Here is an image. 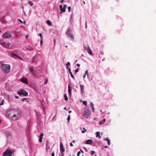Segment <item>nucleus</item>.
<instances>
[{
    "mask_svg": "<svg viewBox=\"0 0 156 156\" xmlns=\"http://www.w3.org/2000/svg\"><path fill=\"white\" fill-rule=\"evenodd\" d=\"M6 115L8 117L11 118L13 120L18 119L21 116L20 112L17 110L14 109L8 110L6 112Z\"/></svg>",
    "mask_w": 156,
    "mask_h": 156,
    "instance_id": "obj_1",
    "label": "nucleus"
},
{
    "mask_svg": "<svg viewBox=\"0 0 156 156\" xmlns=\"http://www.w3.org/2000/svg\"><path fill=\"white\" fill-rule=\"evenodd\" d=\"M3 69L5 72L8 73L10 70V66L7 64H2V65Z\"/></svg>",
    "mask_w": 156,
    "mask_h": 156,
    "instance_id": "obj_2",
    "label": "nucleus"
},
{
    "mask_svg": "<svg viewBox=\"0 0 156 156\" xmlns=\"http://www.w3.org/2000/svg\"><path fill=\"white\" fill-rule=\"evenodd\" d=\"M66 34L67 35L68 37L71 40H74L73 35L70 34V30L69 29H68L67 30Z\"/></svg>",
    "mask_w": 156,
    "mask_h": 156,
    "instance_id": "obj_3",
    "label": "nucleus"
},
{
    "mask_svg": "<svg viewBox=\"0 0 156 156\" xmlns=\"http://www.w3.org/2000/svg\"><path fill=\"white\" fill-rule=\"evenodd\" d=\"M90 111L87 108H86L85 110V112L83 114V116L84 118H87L90 115Z\"/></svg>",
    "mask_w": 156,
    "mask_h": 156,
    "instance_id": "obj_4",
    "label": "nucleus"
},
{
    "mask_svg": "<svg viewBox=\"0 0 156 156\" xmlns=\"http://www.w3.org/2000/svg\"><path fill=\"white\" fill-rule=\"evenodd\" d=\"M13 151L11 150H7L3 153V156H12Z\"/></svg>",
    "mask_w": 156,
    "mask_h": 156,
    "instance_id": "obj_5",
    "label": "nucleus"
},
{
    "mask_svg": "<svg viewBox=\"0 0 156 156\" xmlns=\"http://www.w3.org/2000/svg\"><path fill=\"white\" fill-rule=\"evenodd\" d=\"M19 94L23 95L24 96H27L28 95V93L25 90L21 89L18 92Z\"/></svg>",
    "mask_w": 156,
    "mask_h": 156,
    "instance_id": "obj_6",
    "label": "nucleus"
},
{
    "mask_svg": "<svg viewBox=\"0 0 156 156\" xmlns=\"http://www.w3.org/2000/svg\"><path fill=\"white\" fill-rule=\"evenodd\" d=\"M11 37V34L8 32H5L3 35V37L5 38H9Z\"/></svg>",
    "mask_w": 156,
    "mask_h": 156,
    "instance_id": "obj_7",
    "label": "nucleus"
},
{
    "mask_svg": "<svg viewBox=\"0 0 156 156\" xmlns=\"http://www.w3.org/2000/svg\"><path fill=\"white\" fill-rule=\"evenodd\" d=\"M29 70L30 72L31 73L33 76L36 75V71L34 70L33 68L32 67H29Z\"/></svg>",
    "mask_w": 156,
    "mask_h": 156,
    "instance_id": "obj_8",
    "label": "nucleus"
},
{
    "mask_svg": "<svg viewBox=\"0 0 156 156\" xmlns=\"http://www.w3.org/2000/svg\"><path fill=\"white\" fill-rule=\"evenodd\" d=\"M72 86L71 85V83L70 82L68 85V92L70 96L71 95V93L72 90Z\"/></svg>",
    "mask_w": 156,
    "mask_h": 156,
    "instance_id": "obj_9",
    "label": "nucleus"
},
{
    "mask_svg": "<svg viewBox=\"0 0 156 156\" xmlns=\"http://www.w3.org/2000/svg\"><path fill=\"white\" fill-rule=\"evenodd\" d=\"M60 151L61 153L64 151L65 148L62 142H60Z\"/></svg>",
    "mask_w": 156,
    "mask_h": 156,
    "instance_id": "obj_10",
    "label": "nucleus"
},
{
    "mask_svg": "<svg viewBox=\"0 0 156 156\" xmlns=\"http://www.w3.org/2000/svg\"><path fill=\"white\" fill-rule=\"evenodd\" d=\"M11 56L12 57L16 59L20 58L22 59L21 58L20 56L15 54H12Z\"/></svg>",
    "mask_w": 156,
    "mask_h": 156,
    "instance_id": "obj_11",
    "label": "nucleus"
},
{
    "mask_svg": "<svg viewBox=\"0 0 156 156\" xmlns=\"http://www.w3.org/2000/svg\"><path fill=\"white\" fill-rule=\"evenodd\" d=\"M20 81L23 83H27V79L25 77H23L20 79Z\"/></svg>",
    "mask_w": 156,
    "mask_h": 156,
    "instance_id": "obj_12",
    "label": "nucleus"
},
{
    "mask_svg": "<svg viewBox=\"0 0 156 156\" xmlns=\"http://www.w3.org/2000/svg\"><path fill=\"white\" fill-rule=\"evenodd\" d=\"M10 44L9 42H4L3 44V47L7 48L9 47V46L10 45Z\"/></svg>",
    "mask_w": 156,
    "mask_h": 156,
    "instance_id": "obj_13",
    "label": "nucleus"
},
{
    "mask_svg": "<svg viewBox=\"0 0 156 156\" xmlns=\"http://www.w3.org/2000/svg\"><path fill=\"white\" fill-rule=\"evenodd\" d=\"M93 142V141L92 140L89 139L86 141L85 144H91Z\"/></svg>",
    "mask_w": 156,
    "mask_h": 156,
    "instance_id": "obj_14",
    "label": "nucleus"
},
{
    "mask_svg": "<svg viewBox=\"0 0 156 156\" xmlns=\"http://www.w3.org/2000/svg\"><path fill=\"white\" fill-rule=\"evenodd\" d=\"M44 136V134L43 133H41L40 135V138L39 139V142L40 143H41L42 142V139L43 138V136Z\"/></svg>",
    "mask_w": 156,
    "mask_h": 156,
    "instance_id": "obj_15",
    "label": "nucleus"
},
{
    "mask_svg": "<svg viewBox=\"0 0 156 156\" xmlns=\"http://www.w3.org/2000/svg\"><path fill=\"white\" fill-rule=\"evenodd\" d=\"M59 7L60 9L62 11V12H65L66 9L64 8L63 7H62V5H60Z\"/></svg>",
    "mask_w": 156,
    "mask_h": 156,
    "instance_id": "obj_16",
    "label": "nucleus"
},
{
    "mask_svg": "<svg viewBox=\"0 0 156 156\" xmlns=\"http://www.w3.org/2000/svg\"><path fill=\"white\" fill-rule=\"evenodd\" d=\"M87 51L89 54H90L91 55H92V52L89 46H88V47Z\"/></svg>",
    "mask_w": 156,
    "mask_h": 156,
    "instance_id": "obj_17",
    "label": "nucleus"
},
{
    "mask_svg": "<svg viewBox=\"0 0 156 156\" xmlns=\"http://www.w3.org/2000/svg\"><path fill=\"white\" fill-rule=\"evenodd\" d=\"M96 137H98L99 139L101 138V136H100V132H97L96 133Z\"/></svg>",
    "mask_w": 156,
    "mask_h": 156,
    "instance_id": "obj_18",
    "label": "nucleus"
},
{
    "mask_svg": "<svg viewBox=\"0 0 156 156\" xmlns=\"http://www.w3.org/2000/svg\"><path fill=\"white\" fill-rule=\"evenodd\" d=\"M80 87L82 92H83L84 91V86L82 84H80Z\"/></svg>",
    "mask_w": 156,
    "mask_h": 156,
    "instance_id": "obj_19",
    "label": "nucleus"
},
{
    "mask_svg": "<svg viewBox=\"0 0 156 156\" xmlns=\"http://www.w3.org/2000/svg\"><path fill=\"white\" fill-rule=\"evenodd\" d=\"M104 140H105L107 142L108 144V145H110V140L108 138H105Z\"/></svg>",
    "mask_w": 156,
    "mask_h": 156,
    "instance_id": "obj_20",
    "label": "nucleus"
},
{
    "mask_svg": "<svg viewBox=\"0 0 156 156\" xmlns=\"http://www.w3.org/2000/svg\"><path fill=\"white\" fill-rule=\"evenodd\" d=\"M73 15H72V14L70 17L69 22L71 24H72L73 22Z\"/></svg>",
    "mask_w": 156,
    "mask_h": 156,
    "instance_id": "obj_21",
    "label": "nucleus"
},
{
    "mask_svg": "<svg viewBox=\"0 0 156 156\" xmlns=\"http://www.w3.org/2000/svg\"><path fill=\"white\" fill-rule=\"evenodd\" d=\"M69 72L70 74V75H71V77L74 79V77L73 76V74H72V72H71V69H69Z\"/></svg>",
    "mask_w": 156,
    "mask_h": 156,
    "instance_id": "obj_22",
    "label": "nucleus"
},
{
    "mask_svg": "<svg viewBox=\"0 0 156 156\" xmlns=\"http://www.w3.org/2000/svg\"><path fill=\"white\" fill-rule=\"evenodd\" d=\"M5 98L7 100H9L10 98V97L9 95L5 94L4 95Z\"/></svg>",
    "mask_w": 156,
    "mask_h": 156,
    "instance_id": "obj_23",
    "label": "nucleus"
},
{
    "mask_svg": "<svg viewBox=\"0 0 156 156\" xmlns=\"http://www.w3.org/2000/svg\"><path fill=\"white\" fill-rule=\"evenodd\" d=\"M46 23H47V24L49 26H51L52 25V24L51 23L49 20H47L46 21Z\"/></svg>",
    "mask_w": 156,
    "mask_h": 156,
    "instance_id": "obj_24",
    "label": "nucleus"
},
{
    "mask_svg": "<svg viewBox=\"0 0 156 156\" xmlns=\"http://www.w3.org/2000/svg\"><path fill=\"white\" fill-rule=\"evenodd\" d=\"M90 105L91 106V108L92 110L93 111H94V105L92 102H90Z\"/></svg>",
    "mask_w": 156,
    "mask_h": 156,
    "instance_id": "obj_25",
    "label": "nucleus"
},
{
    "mask_svg": "<svg viewBox=\"0 0 156 156\" xmlns=\"http://www.w3.org/2000/svg\"><path fill=\"white\" fill-rule=\"evenodd\" d=\"M105 119H104L102 121L100 122L99 124L100 125L103 124L105 122Z\"/></svg>",
    "mask_w": 156,
    "mask_h": 156,
    "instance_id": "obj_26",
    "label": "nucleus"
},
{
    "mask_svg": "<svg viewBox=\"0 0 156 156\" xmlns=\"http://www.w3.org/2000/svg\"><path fill=\"white\" fill-rule=\"evenodd\" d=\"M0 21L2 23H4L5 22L4 17H2Z\"/></svg>",
    "mask_w": 156,
    "mask_h": 156,
    "instance_id": "obj_27",
    "label": "nucleus"
},
{
    "mask_svg": "<svg viewBox=\"0 0 156 156\" xmlns=\"http://www.w3.org/2000/svg\"><path fill=\"white\" fill-rule=\"evenodd\" d=\"M64 99L66 101H67L68 100V98L66 94L64 95Z\"/></svg>",
    "mask_w": 156,
    "mask_h": 156,
    "instance_id": "obj_28",
    "label": "nucleus"
},
{
    "mask_svg": "<svg viewBox=\"0 0 156 156\" xmlns=\"http://www.w3.org/2000/svg\"><path fill=\"white\" fill-rule=\"evenodd\" d=\"M83 130L82 131V133H83L86 131V130L85 129V128L84 127H83Z\"/></svg>",
    "mask_w": 156,
    "mask_h": 156,
    "instance_id": "obj_29",
    "label": "nucleus"
},
{
    "mask_svg": "<svg viewBox=\"0 0 156 156\" xmlns=\"http://www.w3.org/2000/svg\"><path fill=\"white\" fill-rule=\"evenodd\" d=\"M28 3L29 4V5L31 6H32L33 5V3L31 1H28Z\"/></svg>",
    "mask_w": 156,
    "mask_h": 156,
    "instance_id": "obj_30",
    "label": "nucleus"
},
{
    "mask_svg": "<svg viewBox=\"0 0 156 156\" xmlns=\"http://www.w3.org/2000/svg\"><path fill=\"white\" fill-rule=\"evenodd\" d=\"M83 104H84V105H87V101H84L83 102Z\"/></svg>",
    "mask_w": 156,
    "mask_h": 156,
    "instance_id": "obj_31",
    "label": "nucleus"
},
{
    "mask_svg": "<svg viewBox=\"0 0 156 156\" xmlns=\"http://www.w3.org/2000/svg\"><path fill=\"white\" fill-rule=\"evenodd\" d=\"M85 74L86 75H87V78H88V70L86 71Z\"/></svg>",
    "mask_w": 156,
    "mask_h": 156,
    "instance_id": "obj_32",
    "label": "nucleus"
},
{
    "mask_svg": "<svg viewBox=\"0 0 156 156\" xmlns=\"http://www.w3.org/2000/svg\"><path fill=\"white\" fill-rule=\"evenodd\" d=\"M48 78H47L46 79V80H45V82H44V83L45 84H47L48 83Z\"/></svg>",
    "mask_w": 156,
    "mask_h": 156,
    "instance_id": "obj_33",
    "label": "nucleus"
},
{
    "mask_svg": "<svg viewBox=\"0 0 156 156\" xmlns=\"http://www.w3.org/2000/svg\"><path fill=\"white\" fill-rule=\"evenodd\" d=\"M70 119V115H68V117L67 118V120H68V122L69 121Z\"/></svg>",
    "mask_w": 156,
    "mask_h": 156,
    "instance_id": "obj_34",
    "label": "nucleus"
},
{
    "mask_svg": "<svg viewBox=\"0 0 156 156\" xmlns=\"http://www.w3.org/2000/svg\"><path fill=\"white\" fill-rule=\"evenodd\" d=\"M40 43L41 45H42L43 44V43L42 38L41 39Z\"/></svg>",
    "mask_w": 156,
    "mask_h": 156,
    "instance_id": "obj_35",
    "label": "nucleus"
},
{
    "mask_svg": "<svg viewBox=\"0 0 156 156\" xmlns=\"http://www.w3.org/2000/svg\"><path fill=\"white\" fill-rule=\"evenodd\" d=\"M95 153V151H92L91 152V154L92 155H93Z\"/></svg>",
    "mask_w": 156,
    "mask_h": 156,
    "instance_id": "obj_36",
    "label": "nucleus"
},
{
    "mask_svg": "<svg viewBox=\"0 0 156 156\" xmlns=\"http://www.w3.org/2000/svg\"><path fill=\"white\" fill-rule=\"evenodd\" d=\"M97 143L99 145H100L101 144V142L100 141L97 142Z\"/></svg>",
    "mask_w": 156,
    "mask_h": 156,
    "instance_id": "obj_37",
    "label": "nucleus"
},
{
    "mask_svg": "<svg viewBox=\"0 0 156 156\" xmlns=\"http://www.w3.org/2000/svg\"><path fill=\"white\" fill-rule=\"evenodd\" d=\"M78 71V68L76 69L75 71V74L76 73H77Z\"/></svg>",
    "mask_w": 156,
    "mask_h": 156,
    "instance_id": "obj_38",
    "label": "nucleus"
},
{
    "mask_svg": "<svg viewBox=\"0 0 156 156\" xmlns=\"http://www.w3.org/2000/svg\"><path fill=\"white\" fill-rule=\"evenodd\" d=\"M38 36H40L41 37V39L42 38V34L41 33H40L38 34Z\"/></svg>",
    "mask_w": 156,
    "mask_h": 156,
    "instance_id": "obj_39",
    "label": "nucleus"
},
{
    "mask_svg": "<svg viewBox=\"0 0 156 156\" xmlns=\"http://www.w3.org/2000/svg\"><path fill=\"white\" fill-rule=\"evenodd\" d=\"M85 28L86 29L87 28V21H85Z\"/></svg>",
    "mask_w": 156,
    "mask_h": 156,
    "instance_id": "obj_40",
    "label": "nucleus"
},
{
    "mask_svg": "<svg viewBox=\"0 0 156 156\" xmlns=\"http://www.w3.org/2000/svg\"><path fill=\"white\" fill-rule=\"evenodd\" d=\"M80 151H79L78 153H77V155L78 156H80Z\"/></svg>",
    "mask_w": 156,
    "mask_h": 156,
    "instance_id": "obj_41",
    "label": "nucleus"
},
{
    "mask_svg": "<svg viewBox=\"0 0 156 156\" xmlns=\"http://www.w3.org/2000/svg\"><path fill=\"white\" fill-rule=\"evenodd\" d=\"M68 9L69 12H70L71 10V7L70 6H69L68 7Z\"/></svg>",
    "mask_w": 156,
    "mask_h": 156,
    "instance_id": "obj_42",
    "label": "nucleus"
},
{
    "mask_svg": "<svg viewBox=\"0 0 156 156\" xmlns=\"http://www.w3.org/2000/svg\"><path fill=\"white\" fill-rule=\"evenodd\" d=\"M66 65L67 66L70 65V62H68L66 64Z\"/></svg>",
    "mask_w": 156,
    "mask_h": 156,
    "instance_id": "obj_43",
    "label": "nucleus"
},
{
    "mask_svg": "<svg viewBox=\"0 0 156 156\" xmlns=\"http://www.w3.org/2000/svg\"><path fill=\"white\" fill-rule=\"evenodd\" d=\"M49 143V141L48 140H47V142H46V147H47V145H48V144Z\"/></svg>",
    "mask_w": 156,
    "mask_h": 156,
    "instance_id": "obj_44",
    "label": "nucleus"
},
{
    "mask_svg": "<svg viewBox=\"0 0 156 156\" xmlns=\"http://www.w3.org/2000/svg\"><path fill=\"white\" fill-rule=\"evenodd\" d=\"M4 42H0V44L2 45L3 46V44Z\"/></svg>",
    "mask_w": 156,
    "mask_h": 156,
    "instance_id": "obj_45",
    "label": "nucleus"
},
{
    "mask_svg": "<svg viewBox=\"0 0 156 156\" xmlns=\"http://www.w3.org/2000/svg\"><path fill=\"white\" fill-rule=\"evenodd\" d=\"M34 89L36 92H38V90L37 88H34Z\"/></svg>",
    "mask_w": 156,
    "mask_h": 156,
    "instance_id": "obj_46",
    "label": "nucleus"
},
{
    "mask_svg": "<svg viewBox=\"0 0 156 156\" xmlns=\"http://www.w3.org/2000/svg\"><path fill=\"white\" fill-rule=\"evenodd\" d=\"M4 101V100H2V102L0 104V105H3V102Z\"/></svg>",
    "mask_w": 156,
    "mask_h": 156,
    "instance_id": "obj_47",
    "label": "nucleus"
},
{
    "mask_svg": "<svg viewBox=\"0 0 156 156\" xmlns=\"http://www.w3.org/2000/svg\"><path fill=\"white\" fill-rule=\"evenodd\" d=\"M54 152H53L51 154V156H54Z\"/></svg>",
    "mask_w": 156,
    "mask_h": 156,
    "instance_id": "obj_48",
    "label": "nucleus"
},
{
    "mask_svg": "<svg viewBox=\"0 0 156 156\" xmlns=\"http://www.w3.org/2000/svg\"><path fill=\"white\" fill-rule=\"evenodd\" d=\"M70 145L71 146V147H72L73 146V144L72 143H70Z\"/></svg>",
    "mask_w": 156,
    "mask_h": 156,
    "instance_id": "obj_49",
    "label": "nucleus"
},
{
    "mask_svg": "<svg viewBox=\"0 0 156 156\" xmlns=\"http://www.w3.org/2000/svg\"><path fill=\"white\" fill-rule=\"evenodd\" d=\"M66 5H64L63 6V8L65 9H66Z\"/></svg>",
    "mask_w": 156,
    "mask_h": 156,
    "instance_id": "obj_50",
    "label": "nucleus"
},
{
    "mask_svg": "<svg viewBox=\"0 0 156 156\" xmlns=\"http://www.w3.org/2000/svg\"><path fill=\"white\" fill-rule=\"evenodd\" d=\"M18 20L21 23H23L22 21L20 19H18Z\"/></svg>",
    "mask_w": 156,
    "mask_h": 156,
    "instance_id": "obj_51",
    "label": "nucleus"
},
{
    "mask_svg": "<svg viewBox=\"0 0 156 156\" xmlns=\"http://www.w3.org/2000/svg\"><path fill=\"white\" fill-rule=\"evenodd\" d=\"M23 14L25 16H26V14L24 11H23Z\"/></svg>",
    "mask_w": 156,
    "mask_h": 156,
    "instance_id": "obj_52",
    "label": "nucleus"
},
{
    "mask_svg": "<svg viewBox=\"0 0 156 156\" xmlns=\"http://www.w3.org/2000/svg\"><path fill=\"white\" fill-rule=\"evenodd\" d=\"M22 23H23L24 24H26V21H24Z\"/></svg>",
    "mask_w": 156,
    "mask_h": 156,
    "instance_id": "obj_53",
    "label": "nucleus"
},
{
    "mask_svg": "<svg viewBox=\"0 0 156 156\" xmlns=\"http://www.w3.org/2000/svg\"><path fill=\"white\" fill-rule=\"evenodd\" d=\"M76 65L77 66H78V67L80 66V64H76Z\"/></svg>",
    "mask_w": 156,
    "mask_h": 156,
    "instance_id": "obj_54",
    "label": "nucleus"
},
{
    "mask_svg": "<svg viewBox=\"0 0 156 156\" xmlns=\"http://www.w3.org/2000/svg\"><path fill=\"white\" fill-rule=\"evenodd\" d=\"M64 156V154L62 153H61V156Z\"/></svg>",
    "mask_w": 156,
    "mask_h": 156,
    "instance_id": "obj_55",
    "label": "nucleus"
},
{
    "mask_svg": "<svg viewBox=\"0 0 156 156\" xmlns=\"http://www.w3.org/2000/svg\"><path fill=\"white\" fill-rule=\"evenodd\" d=\"M80 151L83 153L84 152L81 149H80Z\"/></svg>",
    "mask_w": 156,
    "mask_h": 156,
    "instance_id": "obj_56",
    "label": "nucleus"
},
{
    "mask_svg": "<svg viewBox=\"0 0 156 156\" xmlns=\"http://www.w3.org/2000/svg\"><path fill=\"white\" fill-rule=\"evenodd\" d=\"M64 0H61V1H60V2L61 3H62V2H63V1H64Z\"/></svg>",
    "mask_w": 156,
    "mask_h": 156,
    "instance_id": "obj_57",
    "label": "nucleus"
},
{
    "mask_svg": "<svg viewBox=\"0 0 156 156\" xmlns=\"http://www.w3.org/2000/svg\"><path fill=\"white\" fill-rule=\"evenodd\" d=\"M86 76V75H85V74L83 76V78H84Z\"/></svg>",
    "mask_w": 156,
    "mask_h": 156,
    "instance_id": "obj_58",
    "label": "nucleus"
},
{
    "mask_svg": "<svg viewBox=\"0 0 156 156\" xmlns=\"http://www.w3.org/2000/svg\"><path fill=\"white\" fill-rule=\"evenodd\" d=\"M104 147L105 148H108V146H104Z\"/></svg>",
    "mask_w": 156,
    "mask_h": 156,
    "instance_id": "obj_59",
    "label": "nucleus"
},
{
    "mask_svg": "<svg viewBox=\"0 0 156 156\" xmlns=\"http://www.w3.org/2000/svg\"><path fill=\"white\" fill-rule=\"evenodd\" d=\"M15 97L16 98H18V97L16 96H15Z\"/></svg>",
    "mask_w": 156,
    "mask_h": 156,
    "instance_id": "obj_60",
    "label": "nucleus"
},
{
    "mask_svg": "<svg viewBox=\"0 0 156 156\" xmlns=\"http://www.w3.org/2000/svg\"><path fill=\"white\" fill-rule=\"evenodd\" d=\"M75 140H73V143H75Z\"/></svg>",
    "mask_w": 156,
    "mask_h": 156,
    "instance_id": "obj_61",
    "label": "nucleus"
},
{
    "mask_svg": "<svg viewBox=\"0 0 156 156\" xmlns=\"http://www.w3.org/2000/svg\"><path fill=\"white\" fill-rule=\"evenodd\" d=\"M71 112H72V111H69V113H70Z\"/></svg>",
    "mask_w": 156,
    "mask_h": 156,
    "instance_id": "obj_62",
    "label": "nucleus"
},
{
    "mask_svg": "<svg viewBox=\"0 0 156 156\" xmlns=\"http://www.w3.org/2000/svg\"><path fill=\"white\" fill-rule=\"evenodd\" d=\"M67 69H69V67H68V66H67Z\"/></svg>",
    "mask_w": 156,
    "mask_h": 156,
    "instance_id": "obj_63",
    "label": "nucleus"
},
{
    "mask_svg": "<svg viewBox=\"0 0 156 156\" xmlns=\"http://www.w3.org/2000/svg\"><path fill=\"white\" fill-rule=\"evenodd\" d=\"M64 109L66 110V107H64Z\"/></svg>",
    "mask_w": 156,
    "mask_h": 156,
    "instance_id": "obj_64",
    "label": "nucleus"
}]
</instances>
